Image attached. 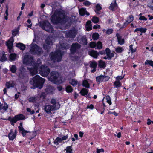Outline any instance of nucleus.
Here are the masks:
<instances>
[{"label":"nucleus","mask_w":153,"mask_h":153,"mask_svg":"<svg viewBox=\"0 0 153 153\" xmlns=\"http://www.w3.org/2000/svg\"><path fill=\"white\" fill-rule=\"evenodd\" d=\"M51 20L53 23L56 24L66 22L67 18L64 13L61 11L56 10L52 16Z\"/></svg>","instance_id":"obj_1"},{"label":"nucleus","mask_w":153,"mask_h":153,"mask_svg":"<svg viewBox=\"0 0 153 153\" xmlns=\"http://www.w3.org/2000/svg\"><path fill=\"white\" fill-rule=\"evenodd\" d=\"M45 80L39 75H36L33 78L32 81H30V83L34 86L41 89L43 86Z\"/></svg>","instance_id":"obj_2"},{"label":"nucleus","mask_w":153,"mask_h":153,"mask_svg":"<svg viewBox=\"0 0 153 153\" xmlns=\"http://www.w3.org/2000/svg\"><path fill=\"white\" fill-rule=\"evenodd\" d=\"M63 53L59 50H57L54 52L51 53L49 55L51 61L55 63L56 61L57 62H60L62 59Z\"/></svg>","instance_id":"obj_3"},{"label":"nucleus","mask_w":153,"mask_h":153,"mask_svg":"<svg viewBox=\"0 0 153 153\" xmlns=\"http://www.w3.org/2000/svg\"><path fill=\"white\" fill-rule=\"evenodd\" d=\"M50 74V77L49 78L50 81L56 84L62 83V80L59 79V74L58 72L53 71L51 72Z\"/></svg>","instance_id":"obj_4"},{"label":"nucleus","mask_w":153,"mask_h":153,"mask_svg":"<svg viewBox=\"0 0 153 153\" xmlns=\"http://www.w3.org/2000/svg\"><path fill=\"white\" fill-rule=\"evenodd\" d=\"M30 48V52L33 54L40 55L43 53L42 48L36 44H31Z\"/></svg>","instance_id":"obj_5"},{"label":"nucleus","mask_w":153,"mask_h":153,"mask_svg":"<svg viewBox=\"0 0 153 153\" xmlns=\"http://www.w3.org/2000/svg\"><path fill=\"white\" fill-rule=\"evenodd\" d=\"M41 27L45 30L50 33H53V30L50 23L47 21L40 22Z\"/></svg>","instance_id":"obj_6"},{"label":"nucleus","mask_w":153,"mask_h":153,"mask_svg":"<svg viewBox=\"0 0 153 153\" xmlns=\"http://www.w3.org/2000/svg\"><path fill=\"white\" fill-rule=\"evenodd\" d=\"M23 62L24 64H25L30 66H33V65H34L35 63V61L33 59V57L27 54H26L24 56Z\"/></svg>","instance_id":"obj_7"},{"label":"nucleus","mask_w":153,"mask_h":153,"mask_svg":"<svg viewBox=\"0 0 153 153\" xmlns=\"http://www.w3.org/2000/svg\"><path fill=\"white\" fill-rule=\"evenodd\" d=\"M50 69L47 66L42 65L39 69V73L43 76H47L50 72Z\"/></svg>","instance_id":"obj_8"},{"label":"nucleus","mask_w":153,"mask_h":153,"mask_svg":"<svg viewBox=\"0 0 153 153\" xmlns=\"http://www.w3.org/2000/svg\"><path fill=\"white\" fill-rule=\"evenodd\" d=\"M60 106V105L59 104H57L56 106L47 105L45 106L44 109L46 113H49L52 110L58 109L59 108Z\"/></svg>","instance_id":"obj_9"},{"label":"nucleus","mask_w":153,"mask_h":153,"mask_svg":"<svg viewBox=\"0 0 153 153\" xmlns=\"http://www.w3.org/2000/svg\"><path fill=\"white\" fill-rule=\"evenodd\" d=\"M25 119V117L24 115L22 114H20L15 116L14 117L11 118L10 120H11V122L15 123L17 121L24 120Z\"/></svg>","instance_id":"obj_10"},{"label":"nucleus","mask_w":153,"mask_h":153,"mask_svg":"<svg viewBox=\"0 0 153 153\" xmlns=\"http://www.w3.org/2000/svg\"><path fill=\"white\" fill-rule=\"evenodd\" d=\"M109 79V77L103 75H101L96 77L97 81L99 83L108 81Z\"/></svg>","instance_id":"obj_11"},{"label":"nucleus","mask_w":153,"mask_h":153,"mask_svg":"<svg viewBox=\"0 0 153 153\" xmlns=\"http://www.w3.org/2000/svg\"><path fill=\"white\" fill-rule=\"evenodd\" d=\"M37 64L33 65V67H31V68H30L29 71L30 72V73L32 76H33L36 74L37 73V69L38 68L39 66V65H38L37 64H39V62H37Z\"/></svg>","instance_id":"obj_12"},{"label":"nucleus","mask_w":153,"mask_h":153,"mask_svg":"<svg viewBox=\"0 0 153 153\" xmlns=\"http://www.w3.org/2000/svg\"><path fill=\"white\" fill-rule=\"evenodd\" d=\"M70 51L71 52V59L72 60H74V59L72 58V57L73 56V55L75 53H76V43L73 44L71 46V47L70 49Z\"/></svg>","instance_id":"obj_13"},{"label":"nucleus","mask_w":153,"mask_h":153,"mask_svg":"<svg viewBox=\"0 0 153 153\" xmlns=\"http://www.w3.org/2000/svg\"><path fill=\"white\" fill-rule=\"evenodd\" d=\"M76 31L75 30H71L66 33V36L68 37L74 38L76 36Z\"/></svg>","instance_id":"obj_14"},{"label":"nucleus","mask_w":153,"mask_h":153,"mask_svg":"<svg viewBox=\"0 0 153 153\" xmlns=\"http://www.w3.org/2000/svg\"><path fill=\"white\" fill-rule=\"evenodd\" d=\"M54 39L53 37L48 36L46 40V43L48 45H51L53 44Z\"/></svg>","instance_id":"obj_15"},{"label":"nucleus","mask_w":153,"mask_h":153,"mask_svg":"<svg viewBox=\"0 0 153 153\" xmlns=\"http://www.w3.org/2000/svg\"><path fill=\"white\" fill-rule=\"evenodd\" d=\"M16 133L17 131L16 130H15L14 132H13L12 131H11L8 135L9 139L12 140H13L16 137Z\"/></svg>","instance_id":"obj_16"},{"label":"nucleus","mask_w":153,"mask_h":153,"mask_svg":"<svg viewBox=\"0 0 153 153\" xmlns=\"http://www.w3.org/2000/svg\"><path fill=\"white\" fill-rule=\"evenodd\" d=\"M19 71L21 72L19 75V77L23 79L26 72L25 69L22 66L19 68Z\"/></svg>","instance_id":"obj_17"},{"label":"nucleus","mask_w":153,"mask_h":153,"mask_svg":"<svg viewBox=\"0 0 153 153\" xmlns=\"http://www.w3.org/2000/svg\"><path fill=\"white\" fill-rule=\"evenodd\" d=\"M97 64L95 61L91 62L90 63V67L91 69V72H94L96 71V68L97 66Z\"/></svg>","instance_id":"obj_18"},{"label":"nucleus","mask_w":153,"mask_h":153,"mask_svg":"<svg viewBox=\"0 0 153 153\" xmlns=\"http://www.w3.org/2000/svg\"><path fill=\"white\" fill-rule=\"evenodd\" d=\"M13 41L14 39L13 38L11 37L10 38L9 40L7 42V45L9 49H12L13 46Z\"/></svg>","instance_id":"obj_19"},{"label":"nucleus","mask_w":153,"mask_h":153,"mask_svg":"<svg viewBox=\"0 0 153 153\" xmlns=\"http://www.w3.org/2000/svg\"><path fill=\"white\" fill-rule=\"evenodd\" d=\"M117 8V6L115 0L113 1L109 7V9L111 10H113Z\"/></svg>","instance_id":"obj_20"},{"label":"nucleus","mask_w":153,"mask_h":153,"mask_svg":"<svg viewBox=\"0 0 153 153\" xmlns=\"http://www.w3.org/2000/svg\"><path fill=\"white\" fill-rule=\"evenodd\" d=\"M134 19V17L132 15H131L129 16L127 19L126 22L124 23V25L125 26H126L128 24L132 21Z\"/></svg>","instance_id":"obj_21"},{"label":"nucleus","mask_w":153,"mask_h":153,"mask_svg":"<svg viewBox=\"0 0 153 153\" xmlns=\"http://www.w3.org/2000/svg\"><path fill=\"white\" fill-rule=\"evenodd\" d=\"M86 29L87 31L91 30L92 29L91 22L90 21H87L85 26Z\"/></svg>","instance_id":"obj_22"},{"label":"nucleus","mask_w":153,"mask_h":153,"mask_svg":"<svg viewBox=\"0 0 153 153\" xmlns=\"http://www.w3.org/2000/svg\"><path fill=\"white\" fill-rule=\"evenodd\" d=\"M106 52L107 56H108V59H110L114 56V54L113 53L111 52L110 50L108 48H106Z\"/></svg>","instance_id":"obj_23"},{"label":"nucleus","mask_w":153,"mask_h":153,"mask_svg":"<svg viewBox=\"0 0 153 153\" xmlns=\"http://www.w3.org/2000/svg\"><path fill=\"white\" fill-rule=\"evenodd\" d=\"M18 128L19 129L20 132H21L22 133L23 137L26 136V134L29 132L25 130L23 127H21L20 126H19Z\"/></svg>","instance_id":"obj_24"},{"label":"nucleus","mask_w":153,"mask_h":153,"mask_svg":"<svg viewBox=\"0 0 153 153\" xmlns=\"http://www.w3.org/2000/svg\"><path fill=\"white\" fill-rule=\"evenodd\" d=\"M79 13L80 15L83 16L85 14L87 16H89V13L87 12L86 10L85 9L82 8L79 10Z\"/></svg>","instance_id":"obj_25"},{"label":"nucleus","mask_w":153,"mask_h":153,"mask_svg":"<svg viewBox=\"0 0 153 153\" xmlns=\"http://www.w3.org/2000/svg\"><path fill=\"white\" fill-rule=\"evenodd\" d=\"M116 36L117 38L119 44L120 45L123 44L124 43V39L121 37L120 35L118 34H116Z\"/></svg>","instance_id":"obj_26"},{"label":"nucleus","mask_w":153,"mask_h":153,"mask_svg":"<svg viewBox=\"0 0 153 153\" xmlns=\"http://www.w3.org/2000/svg\"><path fill=\"white\" fill-rule=\"evenodd\" d=\"M90 54L94 58H96L98 56L99 54L97 51H92L90 52Z\"/></svg>","instance_id":"obj_27"},{"label":"nucleus","mask_w":153,"mask_h":153,"mask_svg":"<svg viewBox=\"0 0 153 153\" xmlns=\"http://www.w3.org/2000/svg\"><path fill=\"white\" fill-rule=\"evenodd\" d=\"M54 90V88L51 86H48L45 89L46 92L48 93H52Z\"/></svg>","instance_id":"obj_28"},{"label":"nucleus","mask_w":153,"mask_h":153,"mask_svg":"<svg viewBox=\"0 0 153 153\" xmlns=\"http://www.w3.org/2000/svg\"><path fill=\"white\" fill-rule=\"evenodd\" d=\"M104 101H106L110 105H111V98L109 96H106L102 100L103 102Z\"/></svg>","instance_id":"obj_29"},{"label":"nucleus","mask_w":153,"mask_h":153,"mask_svg":"<svg viewBox=\"0 0 153 153\" xmlns=\"http://www.w3.org/2000/svg\"><path fill=\"white\" fill-rule=\"evenodd\" d=\"M78 42L83 45H85L87 44V39L84 37H82L80 39H79Z\"/></svg>","instance_id":"obj_30"},{"label":"nucleus","mask_w":153,"mask_h":153,"mask_svg":"<svg viewBox=\"0 0 153 153\" xmlns=\"http://www.w3.org/2000/svg\"><path fill=\"white\" fill-rule=\"evenodd\" d=\"M16 46L19 47V48L22 50H24L25 48V45L21 43H17L16 45Z\"/></svg>","instance_id":"obj_31"},{"label":"nucleus","mask_w":153,"mask_h":153,"mask_svg":"<svg viewBox=\"0 0 153 153\" xmlns=\"http://www.w3.org/2000/svg\"><path fill=\"white\" fill-rule=\"evenodd\" d=\"M148 7L151 10H153V0H150L148 2Z\"/></svg>","instance_id":"obj_32"},{"label":"nucleus","mask_w":153,"mask_h":153,"mask_svg":"<svg viewBox=\"0 0 153 153\" xmlns=\"http://www.w3.org/2000/svg\"><path fill=\"white\" fill-rule=\"evenodd\" d=\"M15 83L14 82L10 81L9 82H7L6 85L7 88L10 87H13L14 86Z\"/></svg>","instance_id":"obj_33"},{"label":"nucleus","mask_w":153,"mask_h":153,"mask_svg":"<svg viewBox=\"0 0 153 153\" xmlns=\"http://www.w3.org/2000/svg\"><path fill=\"white\" fill-rule=\"evenodd\" d=\"M96 10L95 12L97 14H99V13L98 11L102 9V7L100 4H97L96 6Z\"/></svg>","instance_id":"obj_34"},{"label":"nucleus","mask_w":153,"mask_h":153,"mask_svg":"<svg viewBox=\"0 0 153 153\" xmlns=\"http://www.w3.org/2000/svg\"><path fill=\"white\" fill-rule=\"evenodd\" d=\"M82 85L87 88H89V84L88 83V81L86 80H84L82 83Z\"/></svg>","instance_id":"obj_35"},{"label":"nucleus","mask_w":153,"mask_h":153,"mask_svg":"<svg viewBox=\"0 0 153 153\" xmlns=\"http://www.w3.org/2000/svg\"><path fill=\"white\" fill-rule=\"evenodd\" d=\"M88 91L87 89L85 88H83L80 91V93L83 96L87 94Z\"/></svg>","instance_id":"obj_36"},{"label":"nucleus","mask_w":153,"mask_h":153,"mask_svg":"<svg viewBox=\"0 0 153 153\" xmlns=\"http://www.w3.org/2000/svg\"><path fill=\"white\" fill-rule=\"evenodd\" d=\"M16 57V55L15 54H11L9 56V58L11 61H14Z\"/></svg>","instance_id":"obj_37"},{"label":"nucleus","mask_w":153,"mask_h":153,"mask_svg":"<svg viewBox=\"0 0 153 153\" xmlns=\"http://www.w3.org/2000/svg\"><path fill=\"white\" fill-rule=\"evenodd\" d=\"M123 49L120 47H118L115 49L116 52L117 53H120L122 52L123 51Z\"/></svg>","instance_id":"obj_38"},{"label":"nucleus","mask_w":153,"mask_h":153,"mask_svg":"<svg viewBox=\"0 0 153 153\" xmlns=\"http://www.w3.org/2000/svg\"><path fill=\"white\" fill-rule=\"evenodd\" d=\"M92 38L95 40H97L99 37V34L97 33H94L92 35Z\"/></svg>","instance_id":"obj_39"},{"label":"nucleus","mask_w":153,"mask_h":153,"mask_svg":"<svg viewBox=\"0 0 153 153\" xmlns=\"http://www.w3.org/2000/svg\"><path fill=\"white\" fill-rule=\"evenodd\" d=\"M114 84L117 88L120 87L121 85L120 82L118 81H116L114 82Z\"/></svg>","instance_id":"obj_40"},{"label":"nucleus","mask_w":153,"mask_h":153,"mask_svg":"<svg viewBox=\"0 0 153 153\" xmlns=\"http://www.w3.org/2000/svg\"><path fill=\"white\" fill-rule=\"evenodd\" d=\"M8 107V105L6 103H4V105L0 106V110L1 109H3L4 110L6 111Z\"/></svg>","instance_id":"obj_41"},{"label":"nucleus","mask_w":153,"mask_h":153,"mask_svg":"<svg viewBox=\"0 0 153 153\" xmlns=\"http://www.w3.org/2000/svg\"><path fill=\"white\" fill-rule=\"evenodd\" d=\"M146 65H149L153 67V61L151 60H146L145 62Z\"/></svg>","instance_id":"obj_42"},{"label":"nucleus","mask_w":153,"mask_h":153,"mask_svg":"<svg viewBox=\"0 0 153 153\" xmlns=\"http://www.w3.org/2000/svg\"><path fill=\"white\" fill-rule=\"evenodd\" d=\"M10 71L13 73H15L16 70V67L15 65H12L10 68Z\"/></svg>","instance_id":"obj_43"},{"label":"nucleus","mask_w":153,"mask_h":153,"mask_svg":"<svg viewBox=\"0 0 153 153\" xmlns=\"http://www.w3.org/2000/svg\"><path fill=\"white\" fill-rule=\"evenodd\" d=\"M73 90L71 86L70 85H68L66 88V90L67 92L70 93Z\"/></svg>","instance_id":"obj_44"},{"label":"nucleus","mask_w":153,"mask_h":153,"mask_svg":"<svg viewBox=\"0 0 153 153\" xmlns=\"http://www.w3.org/2000/svg\"><path fill=\"white\" fill-rule=\"evenodd\" d=\"M69 83L73 86H75L76 85V81L73 79H71L69 80Z\"/></svg>","instance_id":"obj_45"},{"label":"nucleus","mask_w":153,"mask_h":153,"mask_svg":"<svg viewBox=\"0 0 153 153\" xmlns=\"http://www.w3.org/2000/svg\"><path fill=\"white\" fill-rule=\"evenodd\" d=\"M99 65L100 67L104 68L105 67V64L104 62L100 60L99 61Z\"/></svg>","instance_id":"obj_46"},{"label":"nucleus","mask_w":153,"mask_h":153,"mask_svg":"<svg viewBox=\"0 0 153 153\" xmlns=\"http://www.w3.org/2000/svg\"><path fill=\"white\" fill-rule=\"evenodd\" d=\"M96 46L97 49H101L102 48V44L101 42L99 41L96 44Z\"/></svg>","instance_id":"obj_47"},{"label":"nucleus","mask_w":153,"mask_h":153,"mask_svg":"<svg viewBox=\"0 0 153 153\" xmlns=\"http://www.w3.org/2000/svg\"><path fill=\"white\" fill-rule=\"evenodd\" d=\"M61 45L62 48L65 49L68 48L69 47V45L68 44L64 43L62 44Z\"/></svg>","instance_id":"obj_48"},{"label":"nucleus","mask_w":153,"mask_h":153,"mask_svg":"<svg viewBox=\"0 0 153 153\" xmlns=\"http://www.w3.org/2000/svg\"><path fill=\"white\" fill-rule=\"evenodd\" d=\"M37 99L36 97H33L29 98L28 99V100L30 102H34L36 101Z\"/></svg>","instance_id":"obj_49"},{"label":"nucleus","mask_w":153,"mask_h":153,"mask_svg":"<svg viewBox=\"0 0 153 153\" xmlns=\"http://www.w3.org/2000/svg\"><path fill=\"white\" fill-rule=\"evenodd\" d=\"M130 50L131 52L132 53H134L136 51V48H133V45H131L130 46Z\"/></svg>","instance_id":"obj_50"},{"label":"nucleus","mask_w":153,"mask_h":153,"mask_svg":"<svg viewBox=\"0 0 153 153\" xmlns=\"http://www.w3.org/2000/svg\"><path fill=\"white\" fill-rule=\"evenodd\" d=\"M50 102L51 104L53 105H52V106H56L57 104H59L58 102L56 103L55 99H52L51 100Z\"/></svg>","instance_id":"obj_51"},{"label":"nucleus","mask_w":153,"mask_h":153,"mask_svg":"<svg viewBox=\"0 0 153 153\" xmlns=\"http://www.w3.org/2000/svg\"><path fill=\"white\" fill-rule=\"evenodd\" d=\"M92 21L94 23H97L99 22V18L96 17H94L92 19Z\"/></svg>","instance_id":"obj_52"},{"label":"nucleus","mask_w":153,"mask_h":153,"mask_svg":"<svg viewBox=\"0 0 153 153\" xmlns=\"http://www.w3.org/2000/svg\"><path fill=\"white\" fill-rule=\"evenodd\" d=\"M65 150L66 151L67 153H71L72 149L71 146L67 147Z\"/></svg>","instance_id":"obj_53"},{"label":"nucleus","mask_w":153,"mask_h":153,"mask_svg":"<svg viewBox=\"0 0 153 153\" xmlns=\"http://www.w3.org/2000/svg\"><path fill=\"white\" fill-rule=\"evenodd\" d=\"M91 4V2L88 1H85L83 2V4L86 6H89Z\"/></svg>","instance_id":"obj_54"},{"label":"nucleus","mask_w":153,"mask_h":153,"mask_svg":"<svg viewBox=\"0 0 153 153\" xmlns=\"http://www.w3.org/2000/svg\"><path fill=\"white\" fill-rule=\"evenodd\" d=\"M61 142V138L57 137L54 141V143L55 144L58 145V142Z\"/></svg>","instance_id":"obj_55"},{"label":"nucleus","mask_w":153,"mask_h":153,"mask_svg":"<svg viewBox=\"0 0 153 153\" xmlns=\"http://www.w3.org/2000/svg\"><path fill=\"white\" fill-rule=\"evenodd\" d=\"M19 30L17 29H15L14 30L12 31V34L13 36H15L18 33Z\"/></svg>","instance_id":"obj_56"},{"label":"nucleus","mask_w":153,"mask_h":153,"mask_svg":"<svg viewBox=\"0 0 153 153\" xmlns=\"http://www.w3.org/2000/svg\"><path fill=\"white\" fill-rule=\"evenodd\" d=\"M6 59L7 58L6 57L5 55L3 54L2 57L1 58H0V61L3 62L4 61L6 60Z\"/></svg>","instance_id":"obj_57"},{"label":"nucleus","mask_w":153,"mask_h":153,"mask_svg":"<svg viewBox=\"0 0 153 153\" xmlns=\"http://www.w3.org/2000/svg\"><path fill=\"white\" fill-rule=\"evenodd\" d=\"M104 152V150L103 149H97V153H103Z\"/></svg>","instance_id":"obj_58"},{"label":"nucleus","mask_w":153,"mask_h":153,"mask_svg":"<svg viewBox=\"0 0 153 153\" xmlns=\"http://www.w3.org/2000/svg\"><path fill=\"white\" fill-rule=\"evenodd\" d=\"M124 76H117L116 77V81H120L122 80V79H123L124 78Z\"/></svg>","instance_id":"obj_59"},{"label":"nucleus","mask_w":153,"mask_h":153,"mask_svg":"<svg viewBox=\"0 0 153 153\" xmlns=\"http://www.w3.org/2000/svg\"><path fill=\"white\" fill-rule=\"evenodd\" d=\"M90 46L92 48H94L96 46V43L94 42H91L90 44Z\"/></svg>","instance_id":"obj_60"},{"label":"nucleus","mask_w":153,"mask_h":153,"mask_svg":"<svg viewBox=\"0 0 153 153\" xmlns=\"http://www.w3.org/2000/svg\"><path fill=\"white\" fill-rule=\"evenodd\" d=\"M113 31V30L112 29H108L107 30L106 33L107 34H110L112 33Z\"/></svg>","instance_id":"obj_61"},{"label":"nucleus","mask_w":153,"mask_h":153,"mask_svg":"<svg viewBox=\"0 0 153 153\" xmlns=\"http://www.w3.org/2000/svg\"><path fill=\"white\" fill-rule=\"evenodd\" d=\"M94 107V105L92 104L88 105L87 107V108L90 109L91 110L93 109Z\"/></svg>","instance_id":"obj_62"},{"label":"nucleus","mask_w":153,"mask_h":153,"mask_svg":"<svg viewBox=\"0 0 153 153\" xmlns=\"http://www.w3.org/2000/svg\"><path fill=\"white\" fill-rule=\"evenodd\" d=\"M117 26L120 28H123L126 27L124 25V24H123V25H121L120 24H118L117 25Z\"/></svg>","instance_id":"obj_63"},{"label":"nucleus","mask_w":153,"mask_h":153,"mask_svg":"<svg viewBox=\"0 0 153 153\" xmlns=\"http://www.w3.org/2000/svg\"><path fill=\"white\" fill-rule=\"evenodd\" d=\"M45 93L44 92L42 93L40 96V97L43 99H44L45 98Z\"/></svg>","instance_id":"obj_64"}]
</instances>
